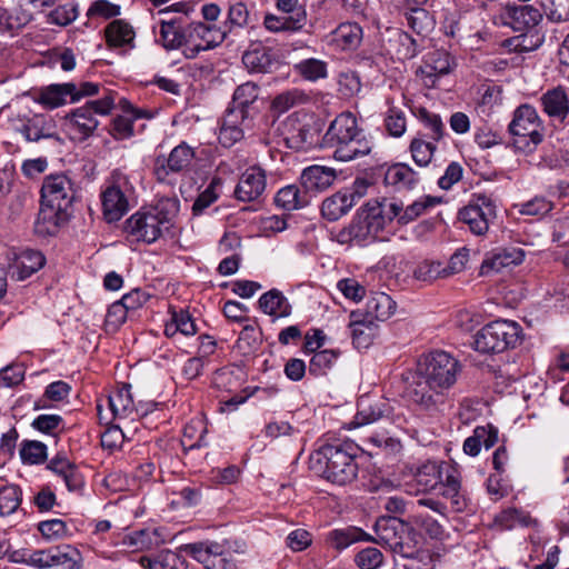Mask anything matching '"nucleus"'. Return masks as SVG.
Here are the masks:
<instances>
[{"mask_svg":"<svg viewBox=\"0 0 569 569\" xmlns=\"http://www.w3.org/2000/svg\"><path fill=\"white\" fill-rule=\"evenodd\" d=\"M402 212V204L387 200L368 201L358 214V242L373 239L388 222Z\"/></svg>","mask_w":569,"mask_h":569,"instance_id":"obj_7","label":"nucleus"},{"mask_svg":"<svg viewBox=\"0 0 569 569\" xmlns=\"http://www.w3.org/2000/svg\"><path fill=\"white\" fill-rule=\"evenodd\" d=\"M71 92H74L73 82L50 84L40 90L38 101L49 109H56L67 103Z\"/></svg>","mask_w":569,"mask_h":569,"instance_id":"obj_39","label":"nucleus"},{"mask_svg":"<svg viewBox=\"0 0 569 569\" xmlns=\"http://www.w3.org/2000/svg\"><path fill=\"white\" fill-rule=\"evenodd\" d=\"M439 202L440 200L435 197H421L411 204L407 206V208H402V212L399 213V216L396 218L398 219L399 223L407 224L422 216L428 209L433 208Z\"/></svg>","mask_w":569,"mask_h":569,"instance_id":"obj_49","label":"nucleus"},{"mask_svg":"<svg viewBox=\"0 0 569 569\" xmlns=\"http://www.w3.org/2000/svg\"><path fill=\"white\" fill-rule=\"evenodd\" d=\"M38 530L48 540H59L71 535L67 522L58 518L40 521Z\"/></svg>","mask_w":569,"mask_h":569,"instance_id":"obj_57","label":"nucleus"},{"mask_svg":"<svg viewBox=\"0 0 569 569\" xmlns=\"http://www.w3.org/2000/svg\"><path fill=\"white\" fill-rule=\"evenodd\" d=\"M267 187L266 171L259 166H251L242 172L234 188V197L242 202L258 200Z\"/></svg>","mask_w":569,"mask_h":569,"instance_id":"obj_18","label":"nucleus"},{"mask_svg":"<svg viewBox=\"0 0 569 569\" xmlns=\"http://www.w3.org/2000/svg\"><path fill=\"white\" fill-rule=\"evenodd\" d=\"M415 279L423 282H430L438 278H443V266L440 261L425 260L413 270Z\"/></svg>","mask_w":569,"mask_h":569,"instance_id":"obj_64","label":"nucleus"},{"mask_svg":"<svg viewBox=\"0 0 569 569\" xmlns=\"http://www.w3.org/2000/svg\"><path fill=\"white\" fill-rule=\"evenodd\" d=\"M172 226L170 212L163 203L150 210H139L124 223V230L138 241L152 243Z\"/></svg>","mask_w":569,"mask_h":569,"instance_id":"obj_6","label":"nucleus"},{"mask_svg":"<svg viewBox=\"0 0 569 569\" xmlns=\"http://www.w3.org/2000/svg\"><path fill=\"white\" fill-rule=\"evenodd\" d=\"M247 120H242L232 110H227L221 119L218 140L224 148H231L243 138V126Z\"/></svg>","mask_w":569,"mask_h":569,"instance_id":"obj_33","label":"nucleus"},{"mask_svg":"<svg viewBox=\"0 0 569 569\" xmlns=\"http://www.w3.org/2000/svg\"><path fill=\"white\" fill-rule=\"evenodd\" d=\"M290 127L286 136L290 149L307 150L318 143L320 129L317 123H301L295 120L290 122Z\"/></svg>","mask_w":569,"mask_h":569,"instance_id":"obj_26","label":"nucleus"},{"mask_svg":"<svg viewBox=\"0 0 569 569\" xmlns=\"http://www.w3.org/2000/svg\"><path fill=\"white\" fill-rule=\"evenodd\" d=\"M361 439L365 443H368L371 448L368 450L362 449L358 446V450L362 452H367L369 456L379 455L380 452L385 455H392L400 450L401 445L398 440L392 437H389L386 432H377V433H361Z\"/></svg>","mask_w":569,"mask_h":569,"instance_id":"obj_40","label":"nucleus"},{"mask_svg":"<svg viewBox=\"0 0 569 569\" xmlns=\"http://www.w3.org/2000/svg\"><path fill=\"white\" fill-rule=\"evenodd\" d=\"M30 426L33 430L53 439H57L66 429L64 420L59 415H39Z\"/></svg>","mask_w":569,"mask_h":569,"instance_id":"obj_47","label":"nucleus"},{"mask_svg":"<svg viewBox=\"0 0 569 569\" xmlns=\"http://www.w3.org/2000/svg\"><path fill=\"white\" fill-rule=\"evenodd\" d=\"M382 174L385 183L397 191L413 190L420 181L419 173L407 163H395L383 171V161L375 153L370 162L358 163V197L362 196L360 189L375 184Z\"/></svg>","mask_w":569,"mask_h":569,"instance_id":"obj_2","label":"nucleus"},{"mask_svg":"<svg viewBox=\"0 0 569 569\" xmlns=\"http://www.w3.org/2000/svg\"><path fill=\"white\" fill-rule=\"evenodd\" d=\"M50 568L81 569L82 558L79 550L70 545L49 548Z\"/></svg>","mask_w":569,"mask_h":569,"instance_id":"obj_38","label":"nucleus"},{"mask_svg":"<svg viewBox=\"0 0 569 569\" xmlns=\"http://www.w3.org/2000/svg\"><path fill=\"white\" fill-rule=\"evenodd\" d=\"M327 62L316 59L309 58L301 60L299 63L295 64V71L300 74L303 79L308 81H318L319 79H325L328 76Z\"/></svg>","mask_w":569,"mask_h":569,"instance_id":"obj_50","label":"nucleus"},{"mask_svg":"<svg viewBox=\"0 0 569 569\" xmlns=\"http://www.w3.org/2000/svg\"><path fill=\"white\" fill-rule=\"evenodd\" d=\"M19 456L23 465L39 466L48 462V447L42 441L24 439L20 442Z\"/></svg>","mask_w":569,"mask_h":569,"instance_id":"obj_43","label":"nucleus"},{"mask_svg":"<svg viewBox=\"0 0 569 569\" xmlns=\"http://www.w3.org/2000/svg\"><path fill=\"white\" fill-rule=\"evenodd\" d=\"M10 123L12 130L28 142H38L54 136L52 120L42 113H18L10 119Z\"/></svg>","mask_w":569,"mask_h":569,"instance_id":"obj_14","label":"nucleus"},{"mask_svg":"<svg viewBox=\"0 0 569 569\" xmlns=\"http://www.w3.org/2000/svg\"><path fill=\"white\" fill-rule=\"evenodd\" d=\"M121 14V7L109 0H94L87 10V18H100L104 20L116 19Z\"/></svg>","mask_w":569,"mask_h":569,"instance_id":"obj_56","label":"nucleus"},{"mask_svg":"<svg viewBox=\"0 0 569 569\" xmlns=\"http://www.w3.org/2000/svg\"><path fill=\"white\" fill-rule=\"evenodd\" d=\"M21 503V490L11 485L0 489V516L13 513Z\"/></svg>","mask_w":569,"mask_h":569,"instance_id":"obj_58","label":"nucleus"},{"mask_svg":"<svg viewBox=\"0 0 569 569\" xmlns=\"http://www.w3.org/2000/svg\"><path fill=\"white\" fill-rule=\"evenodd\" d=\"M365 298V305L358 317L368 323H378L389 319L396 309V303L385 292H371L366 296V290L358 284V302ZM359 312V309H358Z\"/></svg>","mask_w":569,"mask_h":569,"instance_id":"obj_17","label":"nucleus"},{"mask_svg":"<svg viewBox=\"0 0 569 569\" xmlns=\"http://www.w3.org/2000/svg\"><path fill=\"white\" fill-rule=\"evenodd\" d=\"M542 14L531 4L507 6L501 19L516 31H523L539 23Z\"/></svg>","mask_w":569,"mask_h":569,"instance_id":"obj_22","label":"nucleus"},{"mask_svg":"<svg viewBox=\"0 0 569 569\" xmlns=\"http://www.w3.org/2000/svg\"><path fill=\"white\" fill-rule=\"evenodd\" d=\"M156 530L141 529L124 536L123 543L133 550H149L156 542Z\"/></svg>","mask_w":569,"mask_h":569,"instance_id":"obj_55","label":"nucleus"},{"mask_svg":"<svg viewBox=\"0 0 569 569\" xmlns=\"http://www.w3.org/2000/svg\"><path fill=\"white\" fill-rule=\"evenodd\" d=\"M189 27L183 28L181 34L186 38L183 54L188 59H194L199 52L212 49L222 43L228 34L227 28H218L217 24L196 21L188 14Z\"/></svg>","mask_w":569,"mask_h":569,"instance_id":"obj_8","label":"nucleus"},{"mask_svg":"<svg viewBox=\"0 0 569 569\" xmlns=\"http://www.w3.org/2000/svg\"><path fill=\"white\" fill-rule=\"evenodd\" d=\"M33 20V14L22 4L12 8L0 7V33L18 34Z\"/></svg>","mask_w":569,"mask_h":569,"instance_id":"obj_27","label":"nucleus"},{"mask_svg":"<svg viewBox=\"0 0 569 569\" xmlns=\"http://www.w3.org/2000/svg\"><path fill=\"white\" fill-rule=\"evenodd\" d=\"M336 177L332 168L315 164L303 169L300 181L307 192H321L333 183Z\"/></svg>","mask_w":569,"mask_h":569,"instance_id":"obj_29","label":"nucleus"},{"mask_svg":"<svg viewBox=\"0 0 569 569\" xmlns=\"http://www.w3.org/2000/svg\"><path fill=\"white\" fill-rule=\"evenodd\" d=\"M46 263L44 256L38 250H24L18 262L20 278L24 279L40 270Z\"/></svg>","mask_w":569,"mask_h":569,"instance_id":"obj_51","label":"nucleus"},{"mask_svg":"<svg viewBox=\"0 0 569 569\" xmlns=\"http://www.w3.org/2000/svg\"><path fill=\"white\" fill-rule=\"evenodd\" d=\"M196 153L187 142L182 141L176 146L168 157H157L153 172L158 181H167L170 173H180L188 169Z\"/></svg>","mask_w":569,"mask_h":569,"instance_id":"obj_16","label":"nucleus"},{"mask_svg":"<svg viewBox=\"0 0 569 569\" xmlns=\"http://www.w3.org/2000/svg\"><path fill=\"white\" fill-rule=\"evenodd\" d=\"M274 203L287 211L298 210L309 203V196L306 190L301 191L298 186L289 184L276 193Z\"/></svg>","mask_w":569,"mask_h":569,"instance_id":"obj_41","label":"nucleus"},{"mask_svg":"<svg viewBox=\"0 0 569 569\" xmlns=\"http://www.w3.org/2000/svg\"><path fill=\"white\" fill-rule=\"evenodd\" d=\"M258 305L262 312L274 318H284L291 313V305L284 295L277 289L263 293L259 298Z\"/></svg>","mask_w":569,"mask_h":569,"instance_id":"obj_35","label":"nucleus"},{"mask_svg":"<svg viewBox=\"0 0 569 569\" xmlns=\"http://www.w3.org/2000/svg\"><path fill=\"white\" fill-rule=\"evenodd\" d=\"M119 106L123 114L117 116L110 128V134L117 140H124L133 134V120L151 119L154 116L152 111L137 108L124 98L120 99Z\"/></svg>","mask_w":569,"mask_h":569,"instance_id":"obj_19","label":"nucleus"},{"mask_svg":"<svg viewBox=\"0 0 569 569\" xmlns=\"http://www.w3.org/2000/svg\"><path fill=\"white\" fill-rule=\"evenodd\" d=\"M243 64L251 72H269L274 63L273 54L264 47L246 51L242 56Z\"/></svg>","mask_w":569,"mask_h":569,"instance_id":"obj_45","label":"nucleus"},{"mask_svg":"<svg viewBox=\"0 0 569 569\" xmlns=\"http://www.w3.org/2000/svg\"><path fill=\"white\" fill-rule=\"evenodd\" d=\"M416 480L425 491L437 488L441 480L440 467L437 462L423 463L416 473Z\"/></svg>","mask_w":569,"mask_h":569,"instance_id":"obj_54","label":"nucleus"},{"mask_svg":"<svg viewBox=\"0 0 569 569\" xmlns=\"http://www.w3.org/2000/svg\"><path fill=\"white\" fill-rule=\"evenodd\" d=\"M356 116L342 112L329 126L323 140L335 147L333 158L339 161H350L356 157Z\"/></svg>","mask_w":569,"mask_h":569,"instance_id":"obj_10","label":"nucleus"},{"mask_svg":"<svg viewBox=\"0 0 569 569\" xmlns=\"http://www.w3.org/2000/svg\"><path fill=\"white\" fill-rule=\"evenodd\" d=\"M441 555L430 550H418L409 558L405 569H439Z\"/></svg>","mask_w":569,"mask_h":569,"instance_id":"obj_59","label":"nucleus"},{"mask_svg":"<svg viewBox=\"0 0 569 569\" xmlns=\"http://www.w3.org/2000/svg\"><path fill=\"white\" fill-rule=\"evenodd\" d=\"M69 211L62 212L41 203L40 211L34 223V230L40 236H53L58 232L59 228L69 220Z\"/></svg>","mask_w":569,"mask_h":569,"instance_id":"obj_31","label":"nucleus"},{"mask_svg":"<svg viewBox=\"0 0 569 569\" xmlns=\"http://www.w3.org/2000/svg\"><path fill=\"white\" fill-rule=\"evenodd\" d=\"M79 14L78 4L68 2L58 6L48 14V22L60 27H66L72 23Z\"/></svg>","mask_w":569,"mask_h":569,"instance_id":"obj_60","label":"nucleus"},{"mask_svg":"<svg viewBox=\"0 0 569 569\" xmlns=\"http://www.w3.org/2000/svg\"><path fill=\"white\" fill-rule=\"evenodd\" d=\"M131 191L128 177L119 169L113 170L108 186L101 192L102 212L108 222L119 221L128 212Z\"/></svg>","mask_w":569,"mask_h":569,"instance_id":"obj_9","label":"nucleus"},{"mask_svg":"<svg viewBox=\"0 0 569 569\" xmlns=\"http://www.w3.org/2000/svg\"><path fill=\"white\" fill-rule=\"evenodd\" d=\"M377 533L381 541L395 553L403 558L409 559L419 550V535L413 529L396 519L385 521V523H378Z\"/></svg>","mask_w":569,"mask_h":569,"instance_id":"obj_11","label":"nucleus"},{"mask_svg":"<svg viewBox=\"0 0 569 569\" xmlns=\"http://www.w3.org/2000/svg\"><path fill=\"white\" fill-rule=\"evenodd\" d=\"M259 97V87L253 82H246L237 87L233 92L232 101L227 110H232L242 120L250 118L251 106Z\"/></svg>","mask_w":569,"mask_h":569,"instance_id":"obj_32","label":"nucleus"},{"mask_svg":"<svg viewBox=\"0 0 569 569\" xmlns=\"http://www.w3.org/2000/svg\"><path fill=\"white\" fill-rule=\"evenodd\" d=\"M46 469L59 478L71 493L83 495L86 481L78 465L66 452H57L48 460Z\"/></svg>","mask_w":569,"mask_h":569,"instance_id":"obj_15","label":"nucleus"},{"mask_svg":"<svg viewBox=\"0 0 569 569\" xmlns=\"http://www.w3.org/2000/svg\"><path fill=\"white\" fill-rule=\"evenodd\" d=\"M496 211L492 201L487 196L480 194L459 211V219L466 223L476 236H483Z\"/></svg>","mask_w":569,"mask_h":569,"instance_id":"obj_13","label":"nucleus"},{"mask_svg":"<svg viewBox=\"0 0 569 569\" xmlns=\"http://www.w3.org/2000/svg\"><path fill=\"white\" fill-rule=\"evenodd\" d=\"M356 188H345L323 200L321 213L329 221H336L347 214L353 207Z\"/></svg>","mask_w":569,"mask_h":569,"instance_id":"obj_25","label":"nucleus"},{"mask_svg":"<svg viewBox=\"0 0 569 569\" xmlns=\"http://www.w3.org/2000/svg\"><path fill=\"white\" fill-rule=\"evenodd\" d=\"M71 387L62 381L58 380L51 382L46 387L43 395L36 400L34 409H48L51 407V402H59L68 398Z\"/></svg>","mask_w":569,"mask_h":569,"instance_id":"obj_48","label":"nucleus"},{"mask_svg":"<svg viewBox=\"0 0 569 569\" xmlns=\"http://www.w3.org/2000/svg\"><path fill=\"white\" fill-rule=\"evenodd\" d=\"M356 443L323 445L311 455V462L320 465L323 476L338 485H346L356 478Z\"/></svg>","mask_w":569,"mask_h":569,"instance_id":"obj_3","label":"nucleus"},{"mask_svg":"<svg viewBox=\"0 0 569 569\" xmlns=\"http://www.w3.org/2000/svg\"><path fill=\"white\" fill-rule=\"evenodd\" d=\"M108 406L116 419L134 420L136 402L131 393V386L123 383L108 396Z\"/></svg>","mask_w":569,"mask_h":569,"instance_id":"obj_30","label":"nucleus"},{"mask_svg":"<svg viewBox=\"0 0 569 569\" xmlns=\"http://www.w3.org/2000/svg\"><path fill=\"white\" fill-rule=\"evenodd\" d=\"M226 547H228V545L224 541L219 542L207 539L181 545L179 552L194 559L197 562L201 563L204 569H208Z\"/></svg>","mask_w":569,"mask_h":569,"instance_id":"obj_23","label":"nucleus"},{"mask_svg":"<svg viewBox=\"0 0 569 569\" xmlns=\"http://www.w3.org/2000/svg\"><path fill=\"white\" fill-rule=\"evenodd\" d=\"M521 331V327L515 321L496 320L473 336L472 346L481 353H500L517 346Z\"/></svg>","mask_w":569,"mask_h":569,"instance_id":"obj_5","label":"nucleus"},{"mask_svg":"<svg viewBox=\"0 0 569 569\" xmlns=\"http://www.w3.org/2000/svg\"><path fill=\"white\" fill-rule=\"evenodd\" d=\"M326 541L336 550L342 551L356 542V527L333 529L328 532Z\"/></svg>","mask_w":569,"mask_h":569,"instance_id":"obj_63","label":"nucleus"},{"mask_svg":"<svg viewBox=\"0 0 569 569\" xmlns=\"http://www.w3.org/2000/svg\"><path fill=\"white\" fill-rule=\"evenodd\" d=\"M460 372V362L449 352L435 350L422 355L407 387V397L420 410L437 412L445 406L447 392Z\"/></svg>","mask_w":569,"mask_h":569,"instance_id":"obj_1","label":"nucleus"},{"mask_svg":"<svg viewBox=\"0 0 569 569\" xmlns=\"http://www.w3.org/2000/svg\"><path fill=\"white\" fill-rule=\"evenodd\" d=\"M508 129L513 147L525 153L532 152L543 139L542 122L530 104H521L515 110Z\"/></svg>","mask_w":569,"mask_h":569,"instance_id":"obj_4","label":"nucleus"},{"mask_svg":"<svg viewBox=\"0 0 569 569\" xmlns=\"http://www.w3.org/2000/svg\"><path fill=\"white\" fill-rule=\"evenodd\" d=\"M253 8V6L249 8L242 1L231 3L228 9L227 20L222 26H218V28H227L229 33L233 28L254 26L258 22V17Z\"/></svg>","mask_w":569,"mask_h":569,"instance_id":"obj_34","label":"nucleus"},{"mask_svg":"<svg viewBox=\"0 0 569 569\" xmlns=\"http://www.w3.org/2000/svg\"><path fill=\"white\" fill-rule=\"evenodd\" d=\"M436 150V144L432 141H426L421 137H416L410 143V152L413 161L420 166L426 167L430 163Z\"/></svg>","mask_w":569,"mask_h":569,"instance_id":"obj_53","label":"nucleus"},{"mask_svg":"<svg viewBox=\"0 0 569 569\" xmlns=\"http://www.w3.org/2000/svg\"><path fill=\"white\" fill-rule=\"evenodd\" d=\"M98 120L90 114L88 108L79 107L66 117V131L73 141H84L98 128Z\"/></svg>","mask_w":569,"mask_h":569,"instance_id":"obj_20","label":"nucleus"},{"mask_svg":"<svg viewBox=\"0 0 569 569\" xmlns=\"http://www.w3.org/2000/svg\"><path fill=\"white\" fill-rule=\"evenodd\" d=\"M307 22L306 10H299L295 16L277 17L268 13L264 16L263 24L271 32H297L301 30Z\"/></svg>","mask_w":569,"mask_h":569,"instance_id":"obj_37","label":"nucleus"},{"mask_svg":"<svg viewBox=\"0 0 569 569\" xmlns=\"http://www.w3.org/2000/svg\"><path fill=\"white\" fill-rule=\"evenodd\" d=\"M543 110L555 118L563 119L569 111V100L562 88L547 91L542 98Z\"/></svg>","mask_w":569,"mask_h":569,"instance_id":"obj_44","label":"nucleus"},{"mask_svg":"<svg viewBox=\"0 0 569 569\" xmlns=\"http://www.w3.org/2000/svg\"><path fill=\"white\" fill-rule=\"evenodd\" d=\"M262 342V332L253 325H247L242 328L234 348L236 350L247 357L252 356L258 351Z\"/></svg>","mask_w":569,"mask_h":569,"instance_id":"obj_46","label":"nucleus"},{"mask_svg":"<svg viewBox=\"0 0 569 569\" xmlns=\"http://www.w3.org/2000/svg\"><path fill=\"white\" fill-rule=\"evenodd\" d=\"M207 423L202 418H193L183 427L181 446L183 450L190 451L208 446Z\"/></svg>","mask_w":569,"mask_h":569,"instance_id":"obj_36","label":"nucleus"},{"mask_svg":"<svg viewBox=\"0 0 569 569\" xmlns=\"http://www.w3.org/2000/svg\"><path fill=\"white\" fill-rule=\"evenodd\" d=\"M546 17L552 22L569 21V0H541Z\"/></svg>","mask_w":569,"mask_h":569,"instance_id":"obj_61","label":"nucleus"},{"mask_svg":"<svg viewBox=\"0 0 569 569\" xmlns=\"http://www.w3.org/2000/svg\"><path fill=\"white\" fill-rule=\"evenodd\" d=\"M240 373L241 369L238 366H224L214 372L213 381L218 388L231 390L240 383Z\"/></svg>","mask_w":569,"mask_h":569,"instance_id":"obj_62","label":"nucleus"},{"mask_svg":"<svg viewBox=\"0 0 569 569\" xmlns=\"http://www.w3.org/2000/svg\"><path fill=\"white\" fill-rule=\"evenodd\" d=\"M40 194L44 206L70 212L77 190L74 182L66 173H51L43 179Z\"/></svg>","mask_w":569,"mask_h":569,"instance_id":"obj_12","label":"nucleus"},{"mask_svg":"<svg viewBox=\"0 0 569 569\" xmlns=\"http://www.w3.org/2000/svg\"><path fill=\"white\" fill-rule=\"evenodd\" d=\"M160 30L158 41L161 42L167 50H176L183 48L186 38L181 34L183 28L189 27L188 14H176L173 19H160Z\"/></svg>","mask_w":569,"mask_h":569,"instance_id":"obj_21","label":"nucleus"},{"mask_svg":"<svg viewBox=\"0 0 569 569\" xmlns=\"http://www.w3.org/2000/svg\"><path fill=\"white\" fill-rule=\"evenodd\" d=\"M104 41L110 49H132L136 31L124 19H113L103 29Z\"/></svg>","mask_w":569,"mask_h":569,"instance_id":"obj_24","label":"nucleus"},{"mask_svg":"<svg viewBox=\"0 0 569 569\" xmlns=\"http://www.w3.org/2000/svg\"><path fill=\"white\" fill-rule=\"evenodd\" d=\"M139 562L144 569H188L183 557L171 550L161 551L154 558L143 556Z\"/></svg>","mask_w":569,"mask_h":569,"instance_id":"obj_42","label":"nucleus"},{"mask_svg":"<svg viewBox=\"0 0 569 569\" xmlns=\"http://www.w3.org/2000/svg\"><path fill=\"white\" fill-rule=\"evenodd\" d=\"M418 119L429 131L427 134L432 142L440 141L445 134V124L439 114L430 112L426 108H420L417 113Z\"/></svg>","mask_w":569,"mask_h":569,"instance_id":"obj_52","label":"nucleus"},{"mask_svg":"<svg viewBox=\"0 0 569 569\" xmlns=\"http://www.w3.org/2000/svg\"><path fill=\"white\" fill-rule=\"evenodd\" d=\"M456 66L455 58L449 52L437 50L428 56L425 67L421 68V73L425 76L427 84L435 86L438 77L450 73Z\"/></svg>","mask_w":569,"mask_h":569,"instance_id":"obj_28","label":"nucleus"}]
</instances>
